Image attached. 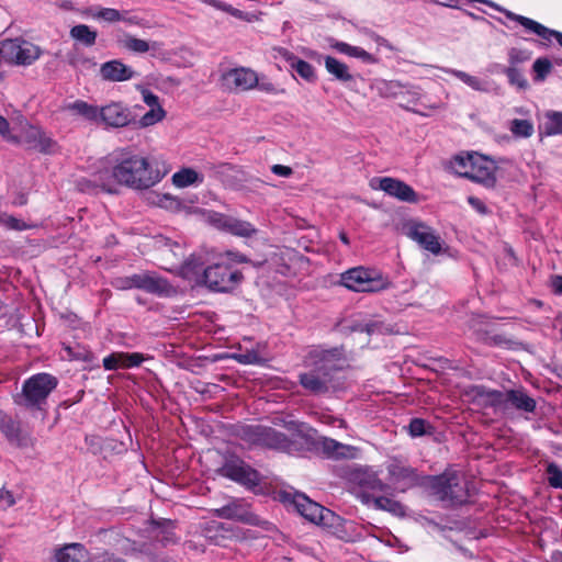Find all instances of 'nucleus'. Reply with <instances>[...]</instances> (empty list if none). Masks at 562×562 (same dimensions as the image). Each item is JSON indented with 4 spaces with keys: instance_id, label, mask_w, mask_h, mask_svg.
Returning <instances> with one entry per match:
<instances>
[{
    "instance_id": "1",
    "label": "nucleus",
    "mask_w": 562,
    "mask_h": 562,
    "mask_svg": "<svg viewBox=\"0 0 562 562\" xmlns=\"http://www.w3.org/2000/svg\"><path fill=\"white\" fill-rule=\"evenodd\" d=\"M170 171L165 161L153 166L147 157L125 147L117 148L99 161V167L88 177L77 181L82 192L101 190L117 193L121 187L133 190H147Z\"/></svg>"
},
{
    "instance_id": "2",
    "label": "nucleus",
    "mask_w": 562,
    "mask_h": 562,
    "mask_svg": "<svg viewBox=\"0 0 562 562\" xmlns=\"http://www.w3.org/2000/svg\"><path fill=\"white\" fill-rule=\"evenodd\" d=\"M249 259L235 250L220 252L215 261L201 273V262L190 257L180 268L183 278L194 283H203L216 292H229L235 290L243 281V273L235 268L236 265L247 263Z\"/></svg>"
},
{
    "instance_id": "3",
    "label": "nucleus",
    "mask_w": 562,
    "mask_h": 562,
    "mask_svg": "<svg viewBox=\"0 0 562 562\" xmlns=\"http://www.w3.org/2000/svg\"><path fill=\"white\" fill-rule=\"evenodd\" d=\"M346 363L341 350L314 348L305 359L308 369L300 374L301 385L312 393H324L333 385L334 372Z\"/></svg>"
},
{
    "instance_id": "4",
    "label": "nucleus",
    "mask_w": 562,
    "mask_h": 562,
    "mask_svg": "<svg viewBox=\"0 0 562 562\" xmlns=\"http://www.w3.org/2000/svg\"><path fill=\"white\" fill-rule=\"evenodd\" d=\"M449 169L459 177L493 188L496 184L497 165L488 156L477 151H465L456 155L449 161Z\"/></svg>"
},
{
    "instance_id": "5",
    "label": "nucleus",
    "mask_w": 562,
    "mask_h": 562,
    "mask_svg": "<svg viewBox=\"0 0 562 562\" xmlns=\"http://www.w3.org/2000/svg\"><path fill=\"white\" fill-rule=\"evenodd\" d=\"M280 499L288 506H292L306 520L323 527H331L338 517L328 508L308 498L302 493L282 492Z\"/></svg>"
},
{
    "instance_id": "6",
    "label": "nucleus",
    "mask_w": 562,
    "mask_h": 562,
    "mask_svg": "<svg viewBox=\"0 0 562 562\" xmlns=\"http://www.w3.org/2000/svg\"><path fill=\"white\" fill-rule=\"evenodd\" d=\"M340 283L355 292H380L391 285L389 278L381 271L362 266L341 273Z\"/></svg>"
},
{
    "instance_id": "7",
    "label": "nucleus",
    "mask_w": 562,
    "mask_h": 562,
    "mask_svg": "<svg viewBox=\"0 0 562 562\" xmlns=\"http://www.w3.org/2000/svg\"><path fill=\"white\" fill-rule=\"evenodd\" d=\"M3 61L11 65L29 66L42 54L38 46L23 40H5L0 42Z\"/></svg>"
},
{
    "instance_id": "8",
    "label": "nucleus",
    "mask_w": 562,
    "mask_h": 562,
    "mask_svg": "<svg viewBox=\"0 0 562 562\" xmlns=\"http://www.w3.org/2000/svg\"><path fill=\"white\" fill-rule=\"evenodd\" d=\"M427 484L432 493L442 501L461 503L465 498L460 475L453 470H447L441 475L428 477Z\"/></svg>"
},
{
    "instance_id": "9",
    "label": "nucleus",
    "mask_w": 562,
    "mask_h": 562,
    "mask_svg": "<svg viewBox=\"0 0 562 562\" xmlns=\"http://www.w3.org/2000/svg\"><path fill=\"white\" fill-rule=\"evenodd\" d=\"M57 380L48 373L31 376L23 385V397L26 406H40L56 387Z\"/></svg>"
},
{
    "instance_id": "10",
    "label": "nucleus",
    "mask_w": 562,
    "mask_h": 562,
    "mask_svg": "<svg viewBox=\"0 0 562 562\" xmlns=\"http://www.w3.org/2000/svg\"><path fill=\"white\" fill-rule=\"evenodd\" d=\"M407 236L423 249L437 256L446 250L445 243L436 231L423 222H412L407 225Z\"/></svg>"
},
{
    "instance_id": "11",
    "label": "nucleus",
    "mask_w": 562,
    "mask_h": 562,
    "mask_svg": "<svg viewBox=\"0 0 562 562\" xmlns=\"http://www.w3.org/2000/svg\"><path fill=\"white\" fill-rule=\"evenodd\" d=\"M221 85L227 91H249L258 86V74L247 67L231 68L222 72Z\"/></svg>"
},
{
    "instance_id": "12",
    "label": "nucleus",
    "mask_w": 562,
    "mask_h": 562,
    "mask_svg": "<svg viewBox=\"0 0 562 562\" xmlns=\"http://www.w3.org/2000/svg\"><path fill=\"white\" fill-rule=\"evenodd\" d=\"M370 187L403 202L417 203L419 201L418 194L411 186L392 177L373 178L370 181Z\"/></svg>"
},
{
    "instance_id": "13",
    "label": "nucleus",
    "mask_w": 562,
    "mask_h": 562,
    "mask_svg": "<svg viewBox=\"0 0 562 562\" xmlns=\"http://www.w3.org/2000/svg\"><path fill=\"white\" fill-rule=\"evenodd\" d=\"M385 488L378 475L373 472L363 471L356 475V483L352 493L366 505L371 502Z\"/></svg>"
},
{
    "instance_id": "14",
    "label": "nucleus",
    "mask_w": 562,
    "mask_h": 562,
    "mask_svg": "<svg viewBox=\"0 0 562 562\" xmlns=\"http://www.w3.org/2000/svg\"><path fill=\"white\" fill-rule=\"evenodd\" d=\"M387 472L390 483L401 492L412 487L418 481L416 472L398 459L390 460Z\"/></svg>"
},
{
    "instance_id": "15",
    "label": "nucleus",
    "mask_w": 562,
    "mask_h": 562,
    "mask_svg": "<svg viewBox=\"0 0 562 562\" xmlns=\"http://www.w3.org/2000/svg\"><path fill=\"white\" fill-rule=\"evenodd\" d=\"M252 435L249 436V440L254 443H259L267 446L269 448L284 450L286 452H292L291 443L288 438L278 432L274 429L263 428L257 426L255 428H249Z\"/></svg>"
},
{
    "instance_id": "16",
    "label": "nucleus",
    "mask_w": 562,
    "mask_h": 562,
    "mask_svg": "<svg viewBox=\"0 0 562 562\" xmlns=\"http://www.w3.org/2000/svg\"><path fill=\"white\" fill-rule=\"evenodd\" d=\"M131 122V112L121 102H111L100 108L99 124L111 127H123Z\"/></svg>"
},
{
    "instance_id": "17",
    "label": "nucleus",
    "mask_w": 562,
    "mask_h": 562,
    "mask_svg": "<svg viewBox=\"0 0 562 562\" xmlns=\"http://www.w3.org/2000/svg\"><path fill=\"white\" fill-rule=\"evenodd\" d=\"M221 471L224 476L247 486L257 485L259 482L257 471L239 460L226 462Z\"/></svg>"
},
{
    "instance_id": "18",
    "label": "nucleus",
    "mask_w": 562,
    "mask_h": 562,
    "mask_svg": "<svg viewBox=\"0 0 562 562\" xmlns=\"http://www.w3.org/2000/svg\"><path fill=\"white\" fill-rule=\"evenodd\" d=\"M89 552L81 543H68L53 550L49 562H88Z\"/></svg>"
},
{
    "instance_id": "19",
    "label": "nucleus",
    "mask_w": 562,
    "mask_h": 562,
    "mask_svg": "<svg viewBox=\"0 0 562 562\" xmlns=\"http://www.w3.org/2000/svg\"><path fill=\"white\" fill-rule=\"evenodd\" d=\"M136 72L120 59L105 61L100 67V76L103 80L112 82L127 81L134 78Z\"/></svg>"
},
{
    "instance_id": "20",
    "label": "nucleus",
    "mask_w": 562,
    "mask_h": 562,
    "mask_svg": "<svg viewBox=\"0 0 562 562\" xmlns=\"http://www.w3.org/2000/svg\"><path fill=\"white\" fill-rule=\"evenodd\" d=\"M146 357L140 352H112L103 359L105 370L131 369L139 367Z\"/></svg>"
},
{
    "instance_id": "21",
    "label": "nucleus",
    "mask_w": 562,
    "mask_h": 562,
    "mask_svg": "<svg viewBox=\"0 0 562 562\" xmlns=\"http://www.w3.org/2000/svg\"><path fill=\"white\" fill-rule=\"evenodd\" d=\"M136 282V289L158 295L169 294L172 291V288L167 280L158 277L154 272L137 273Z\"/></svg>"
},
{
    "instance_id": "22",
    "label": "nucleus",
    "mask_w": 562,
    "mask_h": 562,
    "mask_svg": "<svg viewBox=\"0 0 562 562\" xmlns=\"http://www.w3.org/2000/svg\"><path fill=\"white\" fill-rule=\"evenodd\" d=\"M64 111L71 116L80 117L87 122L99 124L100 108L83 100H76L64 105Z\"/></svg>"
},
{
    "instance_id": "23",
    "label": "nucleus",
    "mask_w": 562,
    "mask_h": 562,
    "mask_svg": "<svg viewBox=\"0 0 562 562\" xmlns=\"http://www.w3.org/2000/svg\"><path fill=\"white\" fill-rule=\"evenodd\" d=\"M329 46L337 53L346 55L351 58L360 59L364 64H376L378 63V58L373 54L363 49L362 47L350 45L346 42H341V41H337V40H330Z\"/></svg>"
},
{
    "instance_id": "24",
    "label": "nucleus",
    "mask_w": 562,
    "mask_h": 562,
    "mask_svg": "<svg viewBox=\"0 0 562 562\" xmlns=\"http://www.w3.org/2000/svg\"><path fill=\"white\" fill-rule=\"evenodd\" d=\"M440 70H442L446 74L454 76L474 91L483 93H488L493 91L492 82L486 79H482L480 77L472 76L465 71L451 68H440Z\"/></svg>"
},
{
    "instance_id": "25",
    "label": "nucleus",
    "mask_w": 562,
    "mask_h": 562,
    "mask_svg": "<svg viewBox=\"0 0 562 562\" xmlns=\"http://www.w3.org/2000/svg\"><path fill=\"white\" fill-rule=\"evenodd\" d=\"M13 143L21 144L30 148V146L36 140V137L41 136V132L43 130L38 126L29 124L26 121H20L13 124Z\"/></svg>"
},
{
    "instance_id": "26",
    "label": "nucleus",
    "mask_w": 562,
    "mask_h": 562,
    "mask_svg": "<svg viewBox=\"0 0 562 562\" xmlns=\"http://www.w3.org/2000/svg\"><path fill=\"white\" fill-rule=\"evenodd\" d=\"M204 181V176L198 170L184 167L175 172L171 182L176 188L183 189L191 186H199Z\"/></svg>"
},
{
    "instance_id": "27",
    "label": "nucleus",
    "mask_w": 562,
    "mask_h": 562,
    "mask_svg": "<svg viewBox=\"0 0 562 562\" xmlns=\"http://www.w3.org/2000/svg\"><path fill=\"white\" fill-rule=\"evenodd\" d=\"M540 133L544 136H554L562 134V112L549 110L542 116L539 125Z\"/></svg>"
},
{
    "instance_id": "28",
    "label": "nucleus",
    "mask_w": 562,
    "mask_h": 562,
    "mask_svg": "<svg viewBox=\"0 0 562 562\" xmlns=\"http://www.w3.org/2000/svg\"><path fill=\"white\" fill-rule=\"evenodd\" d=\"M325 68L329 75H331L337 80L349 82L353 79V76L351 75L349 67L340 61L339 59L333 57V56H326L324 58Z\"/></svg>"
},
{
    "instance_id": "29",
    "label": "nucleus",
    "mask_w": 562,
    "mask_h": 562,
    "mask_svg": "<svg viewBox=\"0 0 562 562\" xmlns=\"http://www.w3.org/2000/svg\"><path fill=\"white\" fill-rule=\"evenodd\" d=\"M323 448L325 452L335 458H353L357 453L355 447L340 443L330 438L323 440Z\"/></svg>"
},
{
    "instance_id": "30",
    "label": "nucleus",
    "mask_w": 562,
    "mask_h": 562,
    "mask_svg": "<svg viewBox=\"0 0 562 562\" xmlns=\"http://www.w3.org/2000/svg\"><path fill=\"white\" fill-rule=\"evenodd\" d=\"M117 44L130 52L144 54L150 49V45L147 41L137 38L131 34H125L117 40Z\"/></svg>"
},
{
    "instance_id": "31",
    "label": "nucleus",
    "mask_w": 562,
    "mask_h": 562,
    "mask_svg": "<svg viewBox=\"0 0 562 562\" xmlns=\"http://www.w3.org/2000/svg\"><path fill=\"white\" fill-rule=\"evenodd\" d=\"M371 505L374 508L390 512V513H392L393 515H396V516H403L405 514V509H404L403 505L401 503H398L397 501L391 498V497H385V496L378 495L371 502Z\"/></svg>"
},
{
    "instance_id": "32",
    "label": "nucleus",
    "mask_w": 562,
    "mask_h": 562,
    "mask_svg": "<svg viewBox=\"0 0 562 562\" xmlns=\"http://www.w3.org/2000/svg\"><path fill=\"white\" fill-rule=\"evenodd\" d=\"M226 232L239 237H250L256 234L257 231L249 222L229 216Z\"/></svg>"
},
{
    "instance_id": "33",
    "label": "nucleus",
    "mask_w": 562,
    "mask_h": 562,
    "mask_svg": "<svg viewBox=\"0 0 562 562\" xmlns=\"http://www.w3.org/2000/svg\"><path fill=\"white\" fill-rule=\"evenodd\" d=\"M70 36L87 46H92L97 40V32L86 24H79L70 30Z\"/></svg>"
},
{
    "instance_id": "34",
    "label": "nucleus",
    "mask_w": 562,
    "mask_h": 562,
    "mask_svg": "<svg viewBox=\"0 0 562 562\" xmlns=\"http://www.w3.org/2000/svg\"><path fill=\"white\" fill-rule=\"evenodd\" d=\"M508 400L515 407L525 412H533L536 408L535 400L520 390L510 391L508 393Z\"/></svg>"
},
{
    "instance_id": "35",
    "label": "nucleus",
    "mask_w": 562,
    "mask_h": 562,
    "mask_svg": "<svg viewBox=\"0 0 562 562\" xmlns=\"http://www.w3.org/2000/svg\"><path fill=\"white\" fill-rule=\"evenodd\" d=\"M90 16L100 22L117 23L121 21V11L114 8H95L90 10Z\"/></svg>"
},
{
    "instance_id": "36",
    "label": "nucleus",
    "mask_w": 562,
    "mask_h": 562,
    "mask_svg": "<svg viewBox=\"0 0 562 562\" xmlns=\"http://www.w3.org/2000/svg\"><path fill=\"white\" fill-rule=\"evenodd\" d=\"M291 69H293L306 82L312 83L317 80L315 67L301 58L296 59Z\"/></svg>"
},
{
    "instance_id": "37",
    "label": "nucleus",
    "mask_w": 562,
    "mask_h": 562,
    "mask_svg": "<svg viewBox=\"0 0 562 562\" xmlns=\"http://www.w3.org/2000/svg\"><path fill=\"white\" fill-rule=\"evenodd\" d=\"M509 131L515 137L528 138L533 134V124L528 120L515 119L509 124Z\"/></svg>"
},
{
    "instance_id": "38",
    "label": "nucleus",
    "mask_w": 562,
    "mask_h": 562,
    "mask_svg": "<svg viewBox=\"0 0 562 562\" xmlns=\"http://www.w3.org/2000/svg\"><path fill=\"white\" fill-rule=\"evenodd\" d=\"M56 148V142L44 131L41 132V136H37L36 140L30 146V149H34L43 154H53Z\"/></svg>"
},
{
    "instance_id": "39",
    "label": "nucleus",
    "mask_w": 562,
    "mask_h": 562,
    "mask_svg": "<svg viewBox=\"0 0 562 562\" xmlns=\"http://www.w3.org/2000/svg\"><path fill=\"white\" fill-rule=\"evenodd\" d=\"M165 116L166 111L162 106H154L139 119L138 123L140 127H148L161 122Z\"/></svg>"
},
{
    "instance_id": "40",
    "label": "nucleus",
    "mask_w": 562,
    "mask_h": 562,
    "mask_svg": "<svg viewBox=\"0 0 562 562\" xmlns=\"http://www.w3.org/2000/svg\"><path fill=\"white\" fill-rule=\"evenodd\" d=\"M212 7L217 9V10L224 11V12L231 14L234 18H237L239 20H244V21H247V22H251L256 18L255 14L244 12V11H241L239 9H236V8L232 7L231 4H227L225 2H221V1H217V0H214Z\"/></svg>"
},
{
    "instance_id": "41",
    "label": "nucleus",
    "mask_w": 562,
    "mask_h": 562,
    "mask_svg": "<svg viewBox=\"0 0 562 562\" xmlns=\"http://www.w3.org/2000/svg\"><path fill=\"white\" fill-rule=\"evenodd\" d=\"M535 80L543 81L552 69V64L548 58H538L533 63Z\"/></svg>"
},
{
    "instance_id": "42",
    "label": "nucleus",
    "mask_w": 562,
    "mask_h": 562,
    "mask_svg": "<svg viewBox=\"0 0 562 562\" xmlns=\"http://www.w3.org/2000/svg\"><path fill=\"white\" fill-rule=\"evenodd\" d=\"M207 223L214 226L220 231H227L229 216L218 213V212H209L206 216Z\"/></svg>"
},
{
    "instance_id": "43",
    "label": "nucleus",
    "mask_w": 562,
    "mask_h": 562,
    "mask_svg": "<svg viewBox=\"0 0 562 562\" xmlns=\"http://www.w3.org/2000/svg\"><path fill=\"white\" fill-rule=\"evenodd\" d=\"M549 484L554 488H562V470L555 463H549L547 467Z\"/></svg>"
},
{
    "instance_id": "44",
    "label": "nucleus",
    "mask_w": 562,
    "mask_h": 562,
    "mask_svg": "<svg viewBox=\"0 0 562 562\" xmlns=\"http://www.w3.org/2000/svg\"><path fill=\"white\" fill-rule=\"evenodd\" d=\"M510 85L516 86L518 89H525L527 87V80L516 68H507L505 71Z\"/></svg>"
},
{
    "instance_id": "45",
    "label": "nucleus",
    "mask_w": 562,
    "mask_h": 562,
    "mask_svg": "<svg viewBox=\"0 0 562 562\" xmlns=\"http://www.w3.org/2000/svg\"><path fill=\"white\" fill-rule=\"evenodd\" d=\"M234 359L243 364H255L261 360V357L258 355V352L251 350L244 353H236L234 355Z\"/></svg>"
},
{
    "instance_id": "46",
    "label": "nucleus",
    "mask_w": 562,
    "mask_h": 562,
    "mask_svg": "<svg viewBox=\"0 0 562 562\" xmlns=\"http://www.w3.org/2000/svg\"><path fill=\"white\" fill-rule=\"evenodd\" d=\"M408 432L412 437L423 436L426 432V423L420 418L412 419L408 425Z\"/></svg>"
},
{
    "instance_id": "47",
    "label": "nucleus",
    "mask_w": 562,
    "mask_h": 562,
    "mask_svg": "<svg viewBox=\"0 0 562 562\" xmlns=\"http://www.w3.org/2000/svg\"><path fill=\"white\" fill-rule=\"evenodd\" d=\"M286 428L289 429V431L297 436H306L311 430V428L306 424L295 420L289 422L286 424Z\"/></svg>"
},
{
    "instance_id": "48",
    "label": "nucleus",
    "mask_w": 562,
    "mask_h": 562,
    "mask_svg": "<svg viewBox=\"0 0 562 562\" xmlns=\"http://www.w3.org/2000/svg\"><path fill=\"white\" fill-rule=\"evenodd\" d=\"M0 134L2 137L9 142L13 143L14 131L13 125L10 126V123L3 116H0Z\"/></svg>"
},
{
    "instance_id": "49",
    "label": "nucleus",
    "mask_w": 562,
    "mask_h": 562,
    "mask_svg": "<svg viewBox=\"0 0 562 562\" xmlns=\"http://www.w3.org/2000/svg\"><path fill=\"white\" fill-rule=\"evenodd\" d=\"M15 504V498L11 492L0 490V509L5 510Z\"/></svg>"
},
{
    "instance_id": "50",
    "label": "nucleus",
    "mask_w": 562,
    "mask_h": 562,
    "mask_svg": "<svg viewBox=\"0 0 562 562\" xmlns=\"http://www.w3.org/2000/svg\"><path fill=\"white\" fill-rule=\"evenodd\" d=\"M136 274L126 278H120L115 281V286L121 290L136 289Z\"/></svg>"
},
{
    "instance_id": "51",
    "label": "nucleus",
    "mask_w": 562,
    "mask_h": 562,
    "mask_svg": "<svg viewBox=\"0 0 562 562\" xmlns=\"http://www.w3.org/2000/svg\"><path fill=\"white\" fill-rule=\"evenodd\" d=\"M274 52H276L274 57L282 58L283 60H285L289 64L290 67H292V65L299 58L293 53H291L290 50H288L286 48H283V47H278L274 49Z\"/></svg>"
},
{
    "instance_id": "52",
    "label": "nucleus",
    "mask_w": 562,
    "mask_h": 562,
    "mask_svg": "<svg viewBox=\"0 0 562 562\" xmlns=\"http://www.w3.org/2000/svg\"><path fill=\"white\" fill-rule=\"evenodd\" d=\"M143 101L151 109L154 106H161L159 104L158 97L154 94L150 90L142 88L140 89Z\"/></svg>"
},
{
    "instance_id": "53",
    "label": "nucleus",
    "mask_w": 562,
    "mask_h": 562,
    "mask_svg": "<svg viewBox=\"0 0 562 562\" xmlns=\"http://www.w3.org/2000/svg\"><path fill=\"white\" fill-rule=\"evenodd\" d=\"M468 203L472 206L473 210H475L479 214L485 215L488 213V209L485 205V203L476 198V196H469Z\"/></svg>"
},
{
    "instance_id": "54",
    "label": "nucleus",
    "mask_w": 562,
    "mask_h": 562,
    "mask_svg": "<svg viewBox=\"0 0 562 562\" xmlns=\"http://www.w3.org/2000/svg\"><path fill=\"white\" fill-rule=\"evenodd\" d=\"M256 88H258L259 90H261V91H263L266 93H270V94H279V93H283L284 92V89H279L271 81H262V82L258 81V86Z\"/></svg>"
},
{
    "instance_id": "55",
    "label": "nucleus",
    "mask_w": 562,
    "mask_h": 562,
    "mask_svg": "<svg viewBox=\"0 0 562 562\" xmlns=\"http://www.w3.org/2000/svg\"><path fill=\"white\" fill-rule=\"evenodd\" d=\"M318 419L323 424L334 425L338 427H345V423L342 419L336 418L327 413H322L318 415Z\"/></svg>"
},
{
    "instance_id": "56",
    "label": "nucleus",
    "mask_w": 562,
    "mask_h": 562,
    "mask_svg": "<svg viewBox=\"0 0 562 562\" xmlns=\"http://www.w3.org/2000/svg\"><path fill=\"white\" fill-rule=\"evenodd\" d=\"M271 171L279 177H290L292 175V169L289 166L284 165H273L271 167Z\"/></svg>"
},
{
    "instance_id": "57",
    "label": "nucleus",
    "mask_w": 562,
    "mask_h": 562,
    "mask_svg": "<svg viewBox=\"0 0 562 562\" xmlns=\"http://www.w3.org/2000/svg\"><path fill=\"white\" fill-rule=\"evenodd\" d=\"M371 38L374 41V43L376 44V48L380 49V48H387L390 50H393L394 47L392 46L391 43H389V41H386L384 37L375 34V33H371L370 34Z\"/></svg>"
},
{
    "instance_id": "58",
    "label": "nucleus",
    "mask_w": 562,
    "mask_h": 562,
    "mask_svg": "<svg viewBox=\"0 0 562 562\" xmlns=\"http://www.w3.org/2000/svg\"><path fill=\"white\" fill-rule=\"evenodd\" d=\"M121 16H122V19L120 22H124L127 25H139L140 24L139 18L131 14L130 11H121Z\"/></svg>"
},
{
    "instance_id": "59",
    "label": "nucleus",
    "mask_w": 562,
    "mask_h": 562,
    "mask_svg": "<svg viewBox=\"0 0 562 562\" xmlns=\"http://www.w3.org/2000/svg\"><path fill=\"white\" fill-rule=\"evenodd\" d=\"M5 225L9 227V228H12V229H16V231H23V229H26L27 226L25 223H23L22 221L15 218V217H12V216H9L7 220H5Z\"/></svg>"
},
{
    "instance_id": "60",
    "label": "nucleus",
    "mask_w": 562,
    "mask_h": 562,
    "mask_svg": "<svg viewBox=\"0 0 562 562\" xmlns=\"http://www.w3.org/2000/svg\"><path fill=\"white\" fill-rule=\"evenodd\" d=\"M216 514H217V516L223 517V518H236L237 517V515L234 513V507L231 505L222 507L220 509H216Z\"/></svg>"
},
{
    "instance_id": "61",
    "label": "nucleus",
    "mask_w": 562,
    "mask_h": 562,
    "mask_svg": "<svg viewBox=\"0 0 562 562\" xmlns=\"http://www.w3.org/2000/svg\"><path fill=\"white\" fill-rule=\"evenodd\" d=\"M93 562H123L121 559L115 558L113 554L108 552L97 555Z\"/></svg>"
},
{
    "instance_id": "62",
    "label": "nucleus",
    "mask_w": 562,
    "mask_h": 562,
    "mask_svg": "<svg viewBox=\"0 0 562 562\" xmlns=\"http://www.w3.org/2000/svg\"><path fill=\"white\" fill-rule=\"evenodd\" d=\"M550 284L555 294H562V276H554Z\"/></svg>"
},
{
    "instance_id": "63",
    "label": "nucleus",
    "mask_w": 562,
    "mask_h": 562,
    "mask_svg": "<svg viewBox=\"0 0 562 562\" xmlns=\"http://www.w3.org/2000/svg\"><path fill=\"white\" fill-rule=\"evenodd\" d=\"M166 255L172 252L175 256L182 257L184 255L182 247L178 244H173V248H168L165 250Z\"/></svg>"
},
{
    "instance_id": "64",
    "label": "nucleus",
    "mask_w": 562,
    "mask_h": 562,
    "mask_svg": "<svg viewBox=\"0 0 562 562\" xmlns=\"http://www.w3.org/2000/svg\"><path fill=\"white\" fill-rule=\"evenodd\" d=\"M305 56L307 57H311V58H316L318 56V54L315 52V50H312L310 48H302L301 50Z\"/></svg>"
}]
</instances>
